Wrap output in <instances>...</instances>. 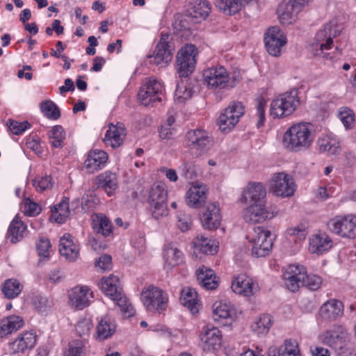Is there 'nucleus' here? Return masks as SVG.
<instances>
[{
  "label": "nucleus",
  "mask_w": 356,
  "mask_h": 356,
  "mask_svg": "<svg viewBox=\"0 0 356 356\" xmlns=\"http://www.w3.org/2000/svg\"><path fill=\"white\" fill-rule=\"evenodd\" d=\"M177 225L181 232H186L190 229L192 224V220L189 216L184 213L179 212L177 214Z\"/></svg>",
  "instance_id": "obj_61"
},
{
  "label": "nucleus",
  "mask_w": 356,
  "mask_h": 356,
  "mask_svg": "<svg viewBox=\"0 0 356 356\" xmlns=\"http://www.w3.org/2000/svg\"><path fill=\"white\" fill-rule=\"evenodd\" d=\"M41 207L36 202H33L30 198L24 200V212L29 216H35L40 213Z\"/></svg>",
  "instance_id": "obj_58"
},
{
  "label": "nucleus",
  "mask_w": 356,
  "mask_h": 356,
  "mask_svg": "<svg viewBox=\"0 0 356 356\" xmlns=\"http://www.w3.org/2000/svg\"><path fill=\"white\" fill-rule=\"evenodd\" d=\"M196 274L199 284L202 288L207 290H213L218 286L216 276L211 268L202 266L197 270Z\"/></svg>",
  "instance_id": "obj_30"
},
{
  "label": "nucleus",
  "mask_w": 356,
  "mask_h": 356,
  "mask_svg": "<svg viewBox=\"0 0 356 356\" xmlns=\"http://www.w3.org/2000/svg\"><path fill=\"white\" fill-rule=\"evenodd\" d=\"M96 266L102 270H107L111 268V257L108 254L101 256L96 261Z\"/></svg>",
  "instance_id": "obj_64"
},
{
  "label": "nucleus",
  "mask_w": 356,
  "mask_h": 356,
  "mask_svg": "<svg viewBox=\"0 0 356 356\" xmlns=\"http://www.w3.org/2000/svg\"><path fill=\"white\" fill-rule=\"evenodd\" d=\"M40 109L44 115L49 119L57 120L60 116L58 107L50 100L42 102L40 104Z\"/></svg>",
  "instance_id": "obj_48"
},
{
  "label": "nucleus",
  "mask_w": 356,
  "mask_h": 356,
  "mask_svg": "<svg viewBox=\"0 0 356 356\" xmlns=\"http://www.w3.org/2000/svg\"><path fill=\"white\" fill-rule=\"evenodd\" d=\"M270 190L277 196L286 197L293 195L295 183L291 176L278 172L273 175L270 182Z\"/></svg>",
  "instance_id": "obj_13"
},
{
  "label": "nucleus",
  "mask_w": 356,
  "mask_h": 356,
  "mask_svg": "<svg viewBox=\"0 0 356 356\" xmlns=\"http://www.w3.org/2000/svg\"><path fill=\"white\" fill-rule=\"evenodd\" d=\"M150 207L152 215L156 220L167 216L168 214L166 202L152 203Z\"/></svg>",
  "instance_id": "obj_56"
},
{
  "label": "nucleus",
  "mask_w": 356,
  "mask_h": 356,
  "mask_svg": "<svg viewBox=\"0 0 356 356\" xmlns=\"http://www.w3.org/2000/svg\"><path fill=\"white\" fill-rule=\"evenodd\" d=\"M301 8L295 0H283L277 10L280 22L285 25L292 24Z\"/></svg>",
  "instance_id": "obj_20"
},
{
  "label": "nucleus",
  "mask_w": 356,
  "mask_h": 356,
  "mask_svg": "<svg viewBox=\"0 0 356 356\" xmlns=\"http://www.w3.org/2000/svg\"><path fill=\"white\" fill-rule=\"evenodd\" d=\"M59 252L70 261H75L79 254V248L73 241V236L65 233L60 239Z\"/></svg>",
  "instance_id": "obj_25"
},
{
  "label": "nucleus",
  "mask_w": 356,
  "mask_h": 356,
  "mask_svg": "<svg viewBox=\"0 0 356 356\" xmlns=\"http://www.w3.org/2000/svg\"><path fill=\"white\" fill-rule=\"evenodd\" d=\"M22 286L17 280L10 279L5 282L2 291L5 296L9 299L17 297L21 292Z\"/></svg>",
  "instance_id": "obj_45"
},
{
  "label": "nucleus",
  "mask_w": 356,
  "mask_h": 356,
  "mask_svg": "<svg viewBox=\"0 0 356 356\" xmlns=\"http://www.w3.org/2000/svg\"><path fill=\"white\" fill-rule=\"evenodd\" d=\"M278 356H301L298 342L292 339L285 340L279 348Z\"/></svg>",
  "instance_id": "obj_47"
},
{
  "label": "nucleus",
  "mask_w": 356,
  "mask_h": 356,
  "mask_svg": "<svg viewBox=\"0 0 356 356\" xmlns=\"http://www.w3.org/2000/svg\"><path fill=\"white\" fill-rule=\"evenodd\" d=\"M99 285L102 292L110 297L125 316L130 317L134 314L135 310L124 294L117 276L111 275L108 277H103Z\"/></svg>",
  "instance_id": "obj_4"
},
{
  "label": "nucleus",
  "mask_w": 356,
  "mask_h": 356,
  "mask_svg": "<svg viewBox=\"0 0 356 356\" xmlns=\"http://www.w3.org/2000/svg\"><path fill=\"white\" fill-rule=\"evenodd\" d=\"M115 330V324L109 317L102 318L97 325V334L99 340L111 337Z\"/></svg>",
  "instance_id": "obj_40"
},
{
  "label": "nucleus",
  "mask_w": 356,
  "mask_h": 356,
  "mask_svg": "<svg viewBox=\"0 0 356 356\" xmlns=\"http://www.w3.org/2000/svg\"><path fill=\"white\" fill-rule=\"evenodd\" d=\"M37 335L33 331L21 333L17 338L8 343L11 354H25L35 346Z\"/></svg>",
  "instance_id": "obj_17"
},
{
  "label": "nucleus",
  "mask_w": 356,
  "mask_h": 356,
  "mask_svg": "<svg viewBox=\"0 0 356 356\" xmlns=\"http://www.w3.org/2000/svg\"><path fill=\"white\" fill-rule=\"evenodd\" d=\"M24 325L22 317L19 316H10L1 321L0 337L3 338L13 332L20 329Z\"/></svg>",
  "instance_id": "obj_35"
},
{
  "label": "nucleus",
  "mask_w": 356,
  "mask_h": 356,
  "mask_svg": "<svg viewBox=\"0 0 356 356\" xmlns=\"http://www.w3.org/2000/svg\"><path fill=\"white\" fill-rule=\"evenodd\" d=\"M179 170L181 176L184 177L186 179H193L196 177V173L191 163H183L182 165L179 166Z\"/></svg>",
  "instance_id": "obj_62"
},
{
  "label": "nucleus",
  "mask_w": 356,
  "mask_h": 356,
  "mask_svg": "<svg viewBox=\"0 0 356 356\" xmlns=\"http://www.w3.org/2000/svg\"><path fill=\"white\" fill-rule=\"evenodd\" d=\"M266 105V102L264 99H259L257 100V113L259 117V120L257 122V127H260L264 124L265 120V110L264 106Z\"/></svg>",
  "instance_id": "obj_63"
},
{
  "label": "nucleus",
  "mask_w": 356,
  "mask_h": 356,
  "mask_svg": "<svg viewBox=\"0 0 356 356\" xmlns=\"http://www.w3.org/2000/svg\"><path fill=\"white\" fill-rule=\"evenodd\" d=\"M126 136V130L122 124L118 123L116 126L112 125L106 131L104 142L113 148H117L121 145Z\"/></svg>",
  "instance_id": "obj_29"
},
{
  "label": "nucleus",
  "mask_w": 356,
  "mask_h": 356,
  "mask_svg": "<svg viewBox=\"0 0 356 356\" xmlns=\"http://www.w3.org/2000/svg\"><path fill=\"white\" fill-rule=\"evenodd\" d=\"M220 209L215 203H207L200 214V220L204 229H216L221 221Z\"/></svg>",
  "instance_id": "obj_19"
},
{
  "label": "nucleus",
  "mask_w": 356,
  "mask_h": 356,
  "mask_svg": "<svg viewBox=\"0 0 356 356\" xmlns=\"http://www.w3.org/2000/svg\"><path fill=\"white\" fill-rule=\"evenodd\" d=\"M141 300L149 312H161L168 306V296L161 289L149 285L141 293Z\"/></svg>",
  "instance_id": "obj_6"
},
{
  "label": "nucleus",
  "mask_w": 356,
  "mask_h": 356,
  "mask_svg": "<svg viewBox=\"0 0 356 356\" xmlns=\"http://www.w3.org/2000/svg\"><path fill=\"white\" fill-rule=\"evenodd\" d=\"M276 213L277 212L269 210L264 202L253 203L245 209L243 218L248 222L259 223L273 218Z\"/></svg>",
  "instance_id": "obj_15"
},
{
  "label": "nucleus",
  "mask_w": 356,
  "mask_h": 356,
  "mask_svg": "<svg viewBox=\"0 0 356 356\" xmlns=\"http://www.w3.org/2000/svg\"><path fill=\"white\" fill-rule=\"evenodd\" d=\"M272 325V317L268 314H262L251 325V330L257 335H264L268 332Z\"/></svg>",
  "instance_id": "obj_43"
},
{
  "label": "nucleus",
  "mask_w": 356,
  "mask_h": 356,
  "mask_svg": "<svg viewBox=\"0 0 356 356\" xmlns=\"http://www.w3.org/2000/svg\"><path fill=\"white\" fill-rule=\"evenodd\" d=\"M108 159L107 154L102 150L94 149L89 152L84 165L91 172L100 170Z\"/></svg>",
  "instance_id": "obj_32"
},
{
  "label": "nucleus",
  "mask_w": 356,
  "mask_h": 356,
  "mask_svg": "<svg viewBox=\"0 0 356 356\" xmlns=\"http://www.w3.org/2000/svg\"><path fill=\"white\" fill-rule=\"evenodd\" d=\"M163 86L154 78L145 80L138 92V99L144 106H149L155 102H161Z\"/></svg>",
  "instance_id": "obj_11"
},
{
  "label": "nucleus",
  "mask_w": 356,
  "mask_h": 356,
  "mask_svg": "<svg viewBox=\"0 0 356 356\" xmlns=\"http://www.w3.org/2000/svg\"><path fill=\"white\" fill-rule=\"evenodd\" d=\"M36 248L40 257L48 258L51 248L49 240L46 238H40L36 243Z\"/></svg>",
  "instance_id": "obj_60"
},
{
  "label": "nucleus",
  "mask_w": 356,
  "mask_h": 356,
  "mask_svg": "<svg viewBox=\"0 0 356 356\" xmlns=\"http://www.w3.org/2000/svg\"><path fill=\"white\" fill-rule=\"evenodd\" d=\"M163 258L165 268L171 269L182 263L183 254L174 244L170 243L165 248Z\"/></svg>",
  "instance_id": "obj_34"
},
{
  "label": "nucleus",
  "mask_w": 356,
  "mask_h": 356,
  "mask_svg": "<svg viewBox=\"0 0 356 356\" xmlns=\"http://www.w3.org/2000/svg\"><path fill=\"white\" fill-rule=\"evenodd\" d=\"M186 138L188 152L193 157L204 155L213 145L212 137L203 129L190 130L187 132Z\"/></svg>",
  "instance_id": "obj_5"
},
{
  "label": "nucleus",
  "mask_w": 356,
  "mask_h": 356,
  "mask_svg": "<svg viewBox=\"0 0 356 356\" xmlns=\"http://www.w3.org/2000/svg\"><path fill=\"white\" fill-rule=\"evenodd\" d=\"M207 188L204 184H193L186 193V202L191 208H199L205 202Z\"/></svg>",
  "instance_id": "obj_23"
},
{
  "label": "nucleus",
  "mask_w": 356,
  "mask_h": 356,
  "mask_svg": "<svg viewBox=\"0 0 356 356\" xmlns=\"http://www.w3.org/2000/svg\"><path fill=\"white\" fill-rule=\"evenodd\" d=\"M192 89L186 86L183 81L178 82L175 92V101L178 103H183L190 99L192 96Z\"/></svg>",
  "instance_id": "obj_51"
},
{
  "label": "nucleus",
  "mask_w": 356,
  "mask_h": 356,
  "mask_svg": "<svg viewBox=\"0 0 356 356\" xmlns=\"http://www.w3.org/2000/svg\"><path fill=\"white\" fill-rule=\"evenodd\" d=\"M343 314V305L337 299H330L325 302L320 308V316L329 321L337 320Z\"/></svg>",
  "instance_id": "obj_22"
},
{
  "label": "nucleus",
  "mask_w": 356,
  "mask_h": 356,
  "mask_svg": "<svg viewBox=\"0 0 356 356\" xmlns=\"http://www.w3.org/2000/svg\"><path fill=\"white\" fill-rule=\"evenodd\" d=\"M211 10V6L208 1H200L191 4L186 10V15L191 17L195 23L206 19Z\"/></svg>",
  "instance_id": "obj_24"
},
{
  "label": "nucleus",
  "mask_w": 356,
  "mask_h": 356,
  "mask_svg": "<svg viewBox=\"0 0 356 356\" xmlns=\"http://www.w3.org/2000/svg\"><path fill=\"white\" fill-rule=\"evenodd\" d=\"M245 113V107L240 102H233L220 113L217 124L223 133L229 132Z\"/></svg>",
  "instance_id": "obj_7"
},
{
  "label": "nucleus",
  "mask_w": 356,
  "mask_h": 356,
  "mask_svg": "<svg viewBox=\"0 0 356 356\" xmlns=\"http://www.w3.org/2000/svg\"><path fill=\"white\" fill-rule=\"evenodd\" d=\"M167 200V190L162 185H153L149 195V202L157 203L161 202H166Z\"/></svg>",
  "instance_id": "obj_49"
},
{
  "label": "nucleus",
  "mask_w": 356,
  "mask_h": 356,
  "mask_svg": "<svg viewBox=\"0 0 356 356\" xmlns=\"http://www.w3.org/2000/svg\"><path fill=\"white\" fill-rule=\"evenodd\" d=\"M266 192L261 183H250L247 188L243 191V199L247 203L264 202Z\"/></svg>",
  "instance_id": "obj_28"
},
{
  "label": "nucleus",
  "mask_w": 356,
  "mask_h": 356,
  "mask_svg": "<svg viewBox=\"0 0 356 356\" xmlns=\"http://www.w3.org/2000/svg\"><path fill=\"white\" fill-rule=\"evenodd\" d=\"M314 140L312 127L309 123H298L291 126L284 134L286 148L299 152L308 148Z\"/></svg>",
  "instance_id": "obj_3"
},
{
  "label": "nucleus",
  "mask_w": 356,
  "mask_h": 356,
  "mask_svg": "<svg viewBox=\"0 0 356 356\" xmlns=\"http://www.w3.org/2000/svg\"><path fill=\"white\" fill-rule=\"evenodd\" d=\"M213 318L215 321L220 322L222 320H229L231 318V311L226 305H219L216 306L213 311Z\"/></svg>",
  "instance_id": "obj_55"
},
{
  "label": "nucleus",
  "mask_w": 356,
  "mask_h": 356,
  "mask_svg": "<svg viewBox=\"0 0 356 356\" xmlns=\"http://www.w3.org/2000/svg\"><path fill=\"white\" fill-rule=\"evenodd\" d=\"M284 103L281 95L270 104V115L275 118H282L287 116L285 114Z\"/></svg>",
  "instance_id": "obj_54"
},
{
  "label": "nucleus",
  "mask_w": 356,
  "mask_h": 356,
  "mask_svg": "<svg viewBox=\"0 0 356 356\" xmlns=\"http://www.w3.org/2000/svg\"><path fill=\"white\" fill-rule=\"evenodd\" d=\"M26 228V225L22 222L20 217L16 215L8 227V238L12 243H18L24 238Z\"/></svg>",
  "instance_id": "obj_33"
},
{
  "label": "nucleus",
  "mask_w": 356,
  "mask_h": 356,
  "mask_svg": "<svg viewBox=\"0 0 356 356\" xmlns=\"http://www.w3.org/2000/svg\"><path fill=\"white\" fill-rule=\"evenodd\" d=\"M318 145L319 147V149L322 152H327L333 155L339 154V147L338 144L330 138L325 137L319 138L318 140Z\"/></svg>",
  "instance_id": "obj_52"
},
{
  "label": "nucleus",
  "mask_w": 356,
  "mask_h": 356,
  "mask_svg": "<svg viewBox=\"0 0 356 356\" xmlns=\"http://www.w3.org/2000/svg\"><path fill=\"white\" fill-rule=\"evenodd\" d=\"M83 343L80 339H76L69 343L68 349L64 356H85Z\"/></svg>",
  "instance_id": "obj_53"
},
{
  "label": "nucleus",
  "mask_w": 356,
  "mask_h": 356,
  "mask_svg": "<svg viewBox=\"0 0 356 356\" xmlns=\"http://www.w3.org/2000/svg\"><path fill=\"white\" fill-rule=\"evenodd\" d=\"M264 41L268 53L277 57L280 56L282 49L286 44L287 39L280 27L275 26L268 29Z\"/></svg>",
  "instance_id": "obj_12"
},
{
  "label": "nucleus",
  "mask_w": 356,
  "mask_h": 356,
  "mask_svg": "<svg viewBox=\"0 0 356 356\" xmlns=\"http://www.w3.org/2000/svg\"><path fill=\"white\" fill-rule=\"evenodd\" d=\"M252 244L251 254L253 257L259 258L266 257L271 251L273 247V237L269 230L264 227H257L254 229V236L250 241Z\"/></svg>",
  "instance_id": "obj_8"
},
{
  "label": "nucleus",
  "mask_w": 356,
  "mask_h": 356,
  "mask_svg": "<svg viewBox=\"0 0 356 356\" xmlns=\"http://www.w3.org/2000/svg\"><path fill=\"white\" fill-rule=\"evenodd\" d=\"M347 331L341 326H338L327 331L324 334L323 341L331 347L341 348L347 338Z\"/></svg>",
  "instance_id": "obj_31"
},
{
  "label": "nucleus",
  "mask_w": 356,
  "mask_h": 356,
  "mask_svg": "<svg viewBox=\"0 0 356 356\" xmlns=\"http://www.w3.org/2000/svg\"><path fill=\"white\" fill-rule=\"evenodd\" d=\"M197 55L195 45L189 44L183 47L177 55V71L180 77L186 78L195 69Z\"/></svg>",
  "instance_id": "obj_10"
},
{
  "label": "nucleus",
  "mask_w": 356,
  "mask_h": 356,
  "mask_svg": "<svg viewBox=\"0 0 356 356\" xmlns=\"http://www.w3.org/2000/svg\"><path fill=\"white\" fill-rule=\"evenodd\" d=\"M195 248L204 254H214L218 246L214 242L204 236H197L194 241Z\"/></svg>",
  "instance_id": "obj_42"
},
{
  "label": "nucleus",
  "mask_w": 356,
  "mask_h": 356,
  "mask_svg": "<svg viewBox=\"0 0 356 356\" xmlns=\"http://www.w3.org/2000/svg\"><path fill=\"white\" fill-rule=\"evenodd\" d=\"M88 289L82 286L79 289H74L69 295L70 302L78 309H82L88 305Z\"/></svg>",
  "instance_id": "obj_38"
},
{
  "label": "nucleus",
  "mask_w": 356,
  "mask_h": 356,
  "mask_svg": "<svg viewBox=\"0 0 356 356\" xmlns=\"http://www.w3.org/2000/svg\"><path fill=\"white\" fill-rule=\"evenodd\" d=\"M204 83L209 88L220 89L227 86L229 76L222 66L208 68L203 72Z\"/></svg>",
  "instance_id": "obj_14"
},
{
  "label": "nucleus",
  "mask_w": 356,
  "mask_h": 356,
  "mask_svg": "<svg viewBox=\"0 0 356 356\" xmlns=\"http://www.w3.org/2000/svg\"><path fill=\"white\" fill-rule=\"evenodd\" d=\"M49 138L51 145L56 148H61L63 146V140L65 138V132L60 125H56L49 131Z\"/></svg>",
  "instance_id": "obj_44"
},
{
  "label": "nucleus",
  "mask_w": 356,
  "mask_h": 356,
  "mask_svg": "<svg viewBox=\"0 0 356 356\" xmlns=\"http://www.w3.org/2000/svg\"><path fill=\"white\" fill-rule=\"evenodd\" d=\"M169 35L168 34L162 35L161 40L156 47V49L153 56H149L153 58V61L156 65L161 67L167 65L173 56L172 49L168 41Z\"/></svg>",
  "instance_id": "obj_18"
},
{
  "label": "nucleus",
  "mask_w": 356,
  "mask_h": 356,
  "mask_svg": "<svg viewBox=\"0 0 356 356\" xmlns=\"http://www.w3.org/2000/svg\"><path fill=\"white\" fill-rule=\"evenodd\" d=\"M298 95V92L296 88H293L290 91L281 95L284 103V107L285 108V114H286V115H291L300 104V100Z\"/></svg>",
  "instance_id": "obj_41"
},
{
  "label": "nucleus",
  "mask_w": 356,
  "mask_h": 356,
  "mask_svg": "<svg viewBox=\"0 0 356 356\" xmlns=\"http://www.w3.org/2000/svg\"><path fill=\"white\" fill-rule=\"evenodd\" d=\"M338 116L346 129H351L354 127L355 116L353 111L347 107H341L339 109Z\"/></svg>",
  "instance_id": "obj_50"
},
{
  "label": "nucleus",
  "mask_w": 356,
  "mask_h": 356,
  "mask_svg": "<svg viewBox=\"0 0 356 356\" xmlns=\"http://www.w3.org/2000/svg\"><path fill=\"white\" fill-rule=\"evenodd\" d=\"M51 177L47 175L39 177L33 180V185L36 191L42 193L45 190L49 189L52 187L53 183Z\"/></svg>",
  "instance_id": "obj_59"
},
{
  "label": "nucleus",
  "mask_w": 356,
  "mask_h": 356,
  "mask_svg": "<svg viewBox=\"0 0 356 356\" xmlns=\"http://www.w3.org/2000/svg\"><path fill=\"white\" fill-rule=\"evenodd\" d=\"M327 229L333 234L343 238H356V216H337L330 220Z\"/></svg>",
  "instance_id": "obj_9"
},
{
  "label": "nucleus",
  "mask_w": 356,
  "mask_h": 356,
  "mask_svg": "<svg viewBox=\"0 0 356 356\" xmlns=\"http://www.w3.org/2000/svg\"><path fill=\"white\" fill-rule=\"evenodd\" d=\"M51 218L54 221L58 223L64 222L70 214L69 199L63 197L60 203L51 207Z\"/></svg>",
  "instance_id": "obj_39"
},
{
  "label": "nucleus",
  "mask_w": 356,
  "mask_h": 356,
  "mask_svg": "<svg viewBox=\"0 0 356 356\" xmlns=\"http://www.w3.org/2000/svg\"><path fill=\"white\" fill-rule=\"evenodd\" d=\"M200 339L204 351L217 350L222 344L221 332L213 326H204L200 334Z\"/></svg>",
  "instance_id": "obj_16"
},
{
  "label": "nucleus",
  "mask_w": 356,
  "mask_h": 356,
  "mask_svg": "<svg viewBox=\"0 0 356 356\" xmlns=\"http://www.w3.org/2000/svg\"><path fill=\"white\" fill-rule=\"evenodd\" d=\"M96 184L97 188H102L111 196L118 187V177L111 171H105L96 177Z\"/></svg>",
  "instance_id": "obj_26"
},
{
  "label": "nucleus",
  "mask_w": 356,
  "mask_h": 356,
  "mask_svg": "<svg viewBox=\"0 0 356 356\" xmlns=\"http://www.w3.org/2000/svg\"><path fill=\"white\" fill-rule=\"evenodd\" d=\"M232 289L235 293L249 297L259 290V285L252 278L240 275L232 282Z\"/></svg>",
  "instance_id": "obj_21"
},
{
  "label": "nucleus",
  "mask_w": 356,
  "mask_h": 356,
  "mask_svg": "<svg viewBox=\"0 0 356 356\" xmlns=\"http://www.w3.org/2000/svg\"><path fill=\"white\" fill-rule=\"evenodd\" d=\"M7 126L8 127L10 131L15 135L22 134L31 127L28 121L20 122L13 120H9L7 122Z\"/></svg>",
  "instance_id": "obj_57"
},
{
  "label": "nucleus",
  "mask_w": 356,
  "mask_h": 356,
  "mask_svg": "<svg viewBox=\"0 0 356 356\" xmlns=\"http://www.w3.org/2000/svg\"><path fill=\"white\" fill-rule=\"evenodd\" d=\"M333 245V242L325 233L314 235L309 241V250L312 253L321 254L329 250Z\"/></svg>",
  "instance_id": "obj_27"
},
{
  "label": "nucleus",
  "mask_w": 356,
  "mask_h": 356,
  "mask_svg": "<svg viewBox=\"0 0 356 356\" xmlns=\"http://www.w3.org/2000/svg\"><path fill=\"white\" fill-rule=\"evenodd\" d=\"M180 302L182 305L190 309L192 314L198 312L199 300L197 291L192 288L182 290Z\"/></svg>",
  "instance_id": "obj_36"
},
{
  "label": "nucleus",
  "mask_w": 356,
  "mask_h": 356,
  "mask_svg": "<svg viewBox=\"0 0 356 356\" xmlns=\"http://www.w3.org/2000/svg\"><path fill=\"white\" fill-rule=\"evenodd\" d=\"M341 31V26L338 24L335 19H332L329 23L325 24L322 29H319L314 38L315 45L318 47L316 49L314 55L321 56L324 59L332 62L337 60L341 54V50L337 47L334 53H326L324 51L331 49L333 38L339 35Z\"/></svg>",
  "instance_id": "obj_2"
},
{
  "label": "nucleus",
  "mask_w": 356,
  "mask_h": 356,
  "mask_svg": "<svg viewBox=\"0 0 356 356\" xmlns=\"http://www.w3.org/2000/svg\"><path fill=\"white\" fill-rule=\"evenodd\" d=\"M285 285L292 292L297 291L300 286L311 291L318 290L322 284L321 277L307 273L305 268L300 265H289L283 273Z\"/></svg>",
  "instance_id": "obj_1"
},
{
  "label": "nucleus",
  "mask_w": 356,
  "mask_h": 356,
  "mask_svg": "<svg viewBox=\"0 0 356 356\" xmlns=\"http://www.w3.org/2000/svg\"><path fill=\"white\" fill-rule=\"evenodd\" d=\"M92 227L97 234H101L104 237L113 235V225L109 219L104 215H97L92 221Z\"/></svg>",
  "instance_id": "obj_37"
},
{
  "label": "nucleus",
  "mask_w": 356,
  "mask_h": 356,
  "mask_svg": "<svg viewBox=\"0 0 356 356\" xmlns=\"http://www.w3.org/2000/svg\"><path fill=\"white\" fill-rule=\"evenodd\" d=\"M32 303L35 310L41 314H47L52 306L51 300L40 294L33 297Z\"/></svg>",
  "instance_id": "obj_46"
}]
</instances>
